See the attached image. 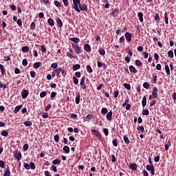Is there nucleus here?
I'll list each match as a JSON object with an SVG mask.
<instances>
[{
    "instance_id": "nucleus-1",
    "label": "nucleus",
    "mask_w": 176,
    "mask_h": 176,
    "mask_svg": "<svg viewBox=\"0 0 176 176\" xmlns=\"http://www.w3.org/2000/svg\"><path fill=\"white\" fill-rule=\"evenodd\" d=\"M72 9H74L78 13H80L79 6H80V0H73Z\"/></svg>"
},
{
    "instance_id": "nucleus-2",
    "label": "nucleus",
    "mask_w": 176,
    "mask_h": 176,
    "mask_svg": "<svg viewBox=\"0 0 176 176\" xmlns=\"http://www.w3.org/2000/svg\"><path fill=\"white\" fill-rule=\"evenodd\" d=\"M23 166L25 170H30V168L32 170H35L36 167L35 166V164L34 162H30V164L24 163Z\"/></svg>"
},
{
    "instance_id": "nucleus-3",
    "label": "nucleus",
    "mask_w": 176,
    "mask_h": 176,
    "mask_svg": "<svg viewBox=\"0 0 176 176\" xmlns=\"http://www.w3.org/2000/svg\"><path fill=\"white\" fill-rule=\"evenodd\" d=\"M28 94H30V91L27 89H23L21 92L22 98H27L28 97Z\"/></svg>"
},
{
    "instance_id": "nucleus-4",
    "label": "nucleus",
    "mask_w": 176,
    "mask_h": 176,
    "mask_svg": "<svg viewBox=\"0 0 176 176\" xmlns=\"http://www.w3.org/2000/svg\"><path fill=\"white\" fill-rule=\"evenodd\" d=\"M78 9L80 10V11L81 10L82 12H87V5H86V3L84 4H80V6H78Z\"/></svg>"
},
{
    "instance_id": "nucleus-5",
    "label": "nucleus",
    "mask_w": 176,
    "mask_h": 176,
    "mask_svg": "<svg viewBox=\"0 0 176 176\" xmlns=\"http://www.w3.org/2000/svg\"><path fill=\"white\" fill-rule=\"evenodd\" d=\"M73 47H74V50L76 52V53L77 54H79L81 52L80 47H79V45H78V44L75 45V44H72Z\"/></svg>"
},
{
    "instance_id": "nucleus-6",
    "label": "nucleus",
    "mask_w": 176,
    "mask_h": 176,
    "mask_svg": "<svg viewBox=\"0 0 176 176\" xmlns=\"http://www.w3.org/2000/svg\"><path fill=\"white\" fill-rule=\"evenodd\" d=\"M133 34H131V33L130 32H126L125 33V38L126 39L127 42H130L131 41V36Z\"/></svg>"
},
{
    "instance_id": "nucleus-7",
    "label": "nucleus",
    "mask_w": 176,
    "mask_h": 176,
    "mask_svg": "<svg viewBox=\"0 0 176 176\" xmlns=\"http://www.w3.org/2000/svg\"><path fill=\"white\" fill-rule=\"evenodd\" d=\"M152 95L153 98H157V88L156 87L153 88Z\"/></svg>"
},
{
    "instance_id": "nucleus-8",
    "label": "nucleus",
    "mask_w": 176,
    "mask_h": 176,
    "mask_svg": "<svg viewBox=\"0 0 176 176\" xmlns=\"http://www.w3.org/2000/svg\"><path fill=\"white\" fill-rule=\"evenodd\" d=\"M14 156L15 157V159H16V160L20 161L21 160V153L20 152H16L14 154Z\"/></svg>"
},
{
    "instance_id": "nucleus-9",
    "label": "nucleus",
    "mask_w": 176,
    "mask_h": 176,
    "mask_svg": "<svg viewBox=\"0 0 176 176\" xmlns=\"http://www.w3.org/2000/svg\"><path fill=\"white\" fill-rule=\"evenodd\" d=\"M84 49H85V52H87V53H89V52H91V47H90V45H89V44H85L84 46Z\"/></svg>"
},
{
    "instance_id": "nucleus-10",
    "label": "nucleus",
    "mask_w": 176,
    "mask_h": 176,
    "mask_svg": "<svg viewBox=\"0 0 176 176\" xmlns=\"http://www.w3.org/2000/svg\"><path fill=\"white\" fill-rule=\"evenodd\" d=\"M97 64H98V67H99V68H104V69H106L107 65H105V63H102L100 61H98Z\"/></svg>"
},
{
    "instance_id": "nucleus-11",
    "label": "nucleus",
    "mask_w": 176,
    "mask_h": 176,
    "mask_svg": "<svg viewBox=\"0 0 176 176\" xmlns=\"http://www.w3.org/2000/svg\"><path fill=\"white\" fill-rule=\"evenodd\" d=\"M106 118L107 119V120H109V122H111V120H112V111H109V113H107Z\"/></svg>"
},
{
    "instance_id": "nucleus-12",
    "label": "nucleus",
    "mask_w": 176,
    "mask_h": 176,
    "mask_svg": "<svg viewBox=\"0 0 176 176\" xmlns=\"http://www.w3.org/2000/svg\"><path fill=\"white\" fill-rule=\"evenodd\" d=\"M138 16L140 23H142L144 21V14H142V12H138Z\"/></svg>"
},
{
    "instance_id": "nucleus-13",
    "label": "nucleus",
    "mask_w": 176,
    "mask_h": 176,
    "mask_svg": "<svg viewBox=\"0 0 176 176\" xmlns=\"http://www.w3.org/2000/svg\"><path fill=\"white\" fill-rule=\"evenodd\" d=\"M92 133L96 135V137H98V138H101V134L96 130H92Z\"/></svg>"
},
{
    "instance_id": "nucleus-14",
    "label": "nucleus",
    "mask_w": 176,
    "mask_h": 176,
    "mask_svg": "<svg viewBox=\"0 0 176 176\" xmlns=\"http://www.w3.org/2000/svg\"><path fill=\"white\" fill-rule=\"evenodd\" d=\"M70 41L72 42H74V43H79V41L80 40L79 39V38L72 37V38H70Z\"/></svg>"
},
{
    "instance_id": "nucleus-15",
    "label": "nucleus",
    "mask_w": 176,
    "mask_h": 176,
    "mask_svg": "<svg viewBox=\"0 0 176 176\" xmlns=\"http://www.w3.org/2000/svg\"><path fill=\"white\" fill-rule=\"evenodd\" d=\"M130 168H131V170H133L134 171H137V164H130Z\"/></svg>"
},
{
    "instance_id": "nucleus-16",
    "label": "nucleus",
    "mask_w": 176,
    "mask_h": 176,
    "mask_svg": "<svg viewBox=\"0 0 176 176\" xmlns=\"http://www.w3.org/2000/svg\"><path fill=\"white\" fill-rule=\"evenodd\" d=\"M129 71H131V72H133V74H137V69L133 65L129 66Z\"/></svg>"
},
{
    "instance_id": "nucleus-17",
    "label": "nucleus",
    "mask_w": 176,
    "mask_h": 176,
    "mask_svg": "<svg viewBox=\"0 0 176 176\" xmlns=\"http://www.w3.org/2000/svg\"><path fill=\"white\" fill-rule=\"evenodd\" d=\"M22 52L23 53H28L30 52V47L28 46H23L22 47Z\"/></svg>"
},
{
    "instance_id": "nucleus-18",
    "label": "nucleus",
    "mask_w": 176,
    "mask_h": 176,
    "mask_svg": "<svg viewBox=\"0 0 176 176\" xmlns=\"http://www.w3.org/2000/svg\"><path fill=\"white\" fill-rule=\"evenodd\" d=\"M66 56L67 57H69V58H70L71 60H72V58H76V56H75L74 55H72L69 52H66Z\"/></svg>"
},
{
    "instance_id": "nucleus-19",
    "label": "nucleus",
    "mask_w": 176,
    "mask_h": 176,
    "mask_svg": "<svg viewBox=\"0 0 176 176\" xmlns=\"http://www.w3.org/2000/svg\"><path fill=\"white\" fill-rule=\"evenodd\" d=\"M21 108H22L21 105L16 106L14 110V113H17L20 111V109H21Z\"/></svg>"
},
{
    "instance_id": "nucleus-20",
    "label": "nucleus",
    "mask_w": 176,
    "mask_h": 176,
    "mask_svg": "<svg viewBox=\"0 0 176 176\" xmlns=\"http://www.w3.org/2000/svg\"><path fill=\"white\" fill-rule=\"evenodd\" d=\"M80 102V94H78L76 96V104Z\"/></svg>"
},
{
    "instance_id": "nucleus-21",
    "label": "nucleus",
    "mask_w": 176,
    "mask_h": 176,
    "mask_svg": "<svg viewBox=\"0 0 176 176\" xmlns=\"http://www.w3.org/2000/svg\"><path fill=\"white\" fill-rule=\"evenodd\" d=\"M0 69L1 71L2 75H3L4 74H6V70L5 69V67L3 66L2 64H0Z\"/></svg>"
},
{
    "instance_id": "nucleus-22",
    "label": "nucleus",
    "mask_w": 176,
    "mask_h": 176,
    "mask_svg": "<svg viewBox=\"0 0 176 176\" xmlns=\"http://www.w3.org/2000/svg\"><path fill=\"white\" fill-rule=\"evenodd\" d=\"M80 68V65L76 64L73 65V71H78Z\"/></svg>"
},
{
    "instance_id": "nucleus-23",
    "label": "nucleus",
    "mask_w": 176,
    "mask_h": 176,
    "mask_svg": "<svg viewBox=\"0 0 176 176\" xmlns=\"http://www.w3.org/2000/svg\"><path fill=\"white\" fill-rule=\"evenodd\" d=\"M142 107H145L146 105V96H144L142 100Z\"/></svg>"
},
{
    "instance_id": "nucleus-24",
    "label": "nucleus",
    "mask_w": 176,
    "mask_h": 176,
    "mask_svg": "<svg viewBox=\"0 0 176 176\" xmlns=\"http://www.w3.org/2000/svg\"><path fill=\"white\" fill-rule=\"evenodd\" d=\"M23 124H25L27 127H30L32 126V122L31 121H25L23 122Z\"/></svg>"
},
{
    "instance_id": "nucleus-25",
    "label": "nucleus",
    "mask_w": 176,
    "mask_h": 176,
    "mask_svg": "<svg viewBox=\"0 0 176 176\" xmlns=\"http://www.w3.org/2000/svg\"><path fill=\"white\" fill-rule=\"evenodd\" d=\"M41 65H42V63H41V62H37V63H35L33 65V67H34V68H39V67H41Z\"/></svg>"
},
{
    "instance_id": "nucleus-26",
    "label": "nucleus",
    "mask_w": 176,
    "mask_h": 176,
    "mask_svg": "<svg viewBox=\"0 0 176 176\" xmlns=\"http://www.w3.org/2000/svg\"><path fill=\"white\" fill-rule=\"evenodd\" d=\"M85 80H86V77L85 76H83L81 78L80 85V86H84L85 85Z\"/></svg>"
},
{
    "instance_id": "nucleus-27",
    "label": "nucleus",
    "mask_w": 176,
    "mask_h": 176,
    "mask_svg": "<svg viewBox=\"0 0 176 176\" xmlns=\"http://www.w3.org/2000/svg\"><path fill=\"white\" fill-rule=\"evenodd\" d=\"M4 176H10V170L9 168H8L5 171H4Z\"/></svg>"
},
{
    "instance_id": "nucleus-28",
    "label": "nucleus",
    "mask_w": 176,
    "mask_h": 176,
    "mask_svg": "<svg viewBox=\"0 0 176 176\" xmlns=\"http://www.w3.org/2000/svg\"><path fill=\"white\" fill-rule=\"evenodd\" d=\"M56 23L60 28L63 27V21H61V19H57Z\"/></svg>"
},
{
    "instance_id": "nucleus-29",
    "label": "nucleus",
    "mask_w": 176,
    "mask_h": 176,
    "mask_svg": "<svg viewBox=\"0 0 176 176\" xmlns=\"http://www.w3.org/2000/svg\"><path fill=\"white\" fill-rule=\"evenodd\" d=\"M124 142H125V144H126V145H129V144H130V140H129V138H127V136L126 135L124 136Z\"/></svg>"
},
{
    "instance_id": "nucleus-30",
    "label": "nucleus",
    "mask_w": 176,
    "mask_h": 176,
    "mask_svg": "<svg viewBox=\"0 0 176 176\" xmlns=\"http://www.w3.org/2000/svg\"><path fill=\"white\" fill-rule=\"evenodd\" d=\"M168 57H170V58H173L174 57V52H173V50H170L168 52Z\"/></svg>"
},
{
    "instance_id": "nucleus-31",
    "label": "nucleus",
    "mask_w": 176,
    "mask_h": 176,
    "mask_svg": "<svg viewBox=\"0 0 176 176\" xmlns=\"http://www.w3.org/2000/svg\"><path fill=\"white\" fill-rule=\"evenodd\" d=\"M63 151L65 153H69V147L68 146H65L63 147Z\"/></svg>"
},
{
    "instance_id": "nucleus-32",
    "label": "nucleus",
    "mask_w": 176,
    "mask_h": 176,
    "mask_svg": "<svg viewBox=\"0 0 176 176\" xmlns=\"http://www.w3.org/2000/svg\"><path fill=\"white\" fill-rule=\"evenodd\" d=\"M135 65H137L138 67H142V63L140 60H136Z\"/></svg>"
},
{
    "instance_id": "nucleus-33",
    "label": "nucleus",
    "mask_w": 176,
    "mask_h": 176,
    "mask_svg": "<svg viewBox=\"0 0 176 176\" xmlns=\"http://www.w3.org/2000/svg\"><path fill=\"white\" fill-rule=\"evenodd\" d=\"M142 115H144L146 116H148V115H149V110L148 109H144L142 111Z\"/></svg>"
},
{
    "instance_id": "nucleus-34",
    "label": "nucleus",
    "mask_w": 176,
    "mask_h": 176,
    "mask_svg": "<svg viewBox=\"0 0 176 176\" xmlns=\"http://www.w3.org/2000/svg\"><path fill=\"white\" fill-rule=\"evenodd\" d=\"M124 87H125V89H126L127 90H130V89H131V86L130 85V84L129 83H124L123 85Z\"/></svg>"
},
{
    "instance_id": "nucleus-35",
    "label": "nucleus",
    "mask_w": 176,
    "mask_h": 176,
    "mask_svg": "<svg viewBox=\"0 0 176 176\" xmlns=\"http://www.w3.org/2000/svg\"><path fill=\"white\" fill-rule=\"evenodd\" d=\"M87 71L89 72V74H91L93 72V69H91V66L90 65H87Z\"/></svg>"
},
{
    "instance_id": "nucleus-36",
    "label": "nucleus",
    "mask_w": 176,
    "mask_h": 176,
    "mask_svg": "<svg viewBox=\"0 0 176 176\" xmlns=\"http://www.w3.org/2000/svg\"><path fill=\"white\" fill-rule=\"evenodd\" d=\"M22 64L23 67H27V65H28V61L27 60V59L25 58L23 59Z\"/></svg>"
},
{
    "instance_id": "nucleus-37",
    "label": "nucleus",
    "mask_w": 176,
    "mask_h": 176,
    "mask_svg": "<svg viewBox=\"0 0 176 176\" xmlns=\"http://www.w3.org/2000/svg\"><path fill=\"white\" fill-rule=\"evenodd\" d=\"M47 23L50 25H54V21L52 19H49Z\"/></svg>"
},
{
    "instance_id": "nucleus-38",
    "label": "nucleus",
    "mask_w": 176,
    "mask_h": 176,
    "mask_svg": "<svg viewBox=\"0 0 176 176\" xmlns=\"http://www.w3.org/2000/svg\"><path fill=\"white\" fill-rule=\"evenodd\" d=\"M57 67H58L57 63H54L51 65V68H54V69H57Z\"/></svg>"
},
{
    "instance_id": "nucleus-39",
    "label": "nucleus",
    "mask_w": 176,
    "mask_h": 176,
    "mask_svg": "<svg viewBox=\"0 0 176 176\" xmlns=\"http://www.w3.org/2000/svg\"><path fill=\"white\" fill-rule=\"evenodd\" d=\"M73 82H74V85H78V83H79V80H78V78H76V76H74Z\"/></svg>"
},
{
    "instance_id": "nucleus-40",
    "label": "nucleus",
    "mask_w": 176,
    "mask_h": 176,
    "mask_svg": "<svg viewBox=\"0 0 176 176\" xmlns=\"http://www.w3.org/2000/svg\"><path fill=\"white\" fill-rule=\"evenodd\" d=\"M101 113L102 115H105L106 113H108V109L107 108H102L101 110Z\"/></svg>"
},
{
    "instance_id": "nucleus-41",
    "label": "nucleus",
    "mask_w": 176,
    "mask_h": 176,
    "mask_svg": "<svg viewBox=\"0 0 176 176\" xmlns=\"http://www.w3.org/2000/svg\"><path fill=\"white\" fill-rule=\"evenodd\" d=\"M55 73L56 74V76H59L60 74H61V68L56 69Z\"/></svg>"
},
{
    "instance_id": "nucleus-42",
    "label": "nucleus",
    "mask_w": 176,
    "mask_h": 176,
    "mask_svg": "<svg viewBox=\"0 0 176 176\" xmlns=\"http://www.w3.org/2000/svg\"><path fill=\"white\" fill-rule=\"evenodd\" d=\"M165 71L167 75H170V67H168V65L165 66Z\"/></svg>"
},
{
    "instance_id": "nucleus-43",
    "label": "nucleus",
    "mask_w": 176,
    "mask_h": 176,
    "mask_svg": "<svg viewBox=\"0 0 176 176\" xmlns=\"http://www.w3.org/2000/svg\"><path fill=\"white\" fill-rule=\"evenodd\" d=\"M1 135H3V137H8V135H9V133L7 132V131H3L1 132Z\"/></svg>"
},
{
    "instance_id": "nucleus-44",
    "label": "nucleus",
    "mask_w": 176,
    "mask_h": 176,
    "mask_svg": "<svg viewBox=\"0 0 176 176\" xmlns=\"http://www.w3.org/2000/svg\"><path fill=\"white\" fill-rule=\"evenodd\" d=\"M99 54H100L101 56H105V50H104V49H100V50H99Z\"/></svg>"
},
{
    "instance_id": "nucleus-45",
    "label": "nucleus",
    "mask_w": 176,
    "mask_h": 176,
    "mask_svg": "<svg viewBox=\"0 0 176 176\" xmlns=\"http://www.w3.org/2000/svg\"><path fill=\"white\" fill-rule=\"evenodd\" d=\"M59 163H61V160L58 159H56L52 162V164H58Z\"/></svg>"
},
{
    "instance_id": "nucleus-46",
    "label": "nucleus",
    "mask_w": 176,
    "mask_h": 176,
    "mask_svg": "<svg viewBox=\"0 0 176 176\" xmlns=\"http://www.w3.org/2000/svg\"><path fill=\"white\" fill-rule=\"evenodd\" d=\"M164 20L166 24H168V16H167V12H165L164 14Z\"/></svg>"
},
{
    "instance_id": "nucleus-47",
    "label": "nucleus",
    "mask_w": 176,
    "mask_h": 176,
    "mask_svg": "<svg viewBox=\"0 0 176 176\" xmlns=\"http://www.w3.org/2000/svg\"><path fill=\"white\" fill-rule=\"evenodd\" d=\"M28 148H29L28 144H24L23 147V151L25 152L28 151Z\"/></svg>"
},
{
    "instance_id": "nucleus-48",
    "label": "nucleus",
    "mask_w": 176,
    "mask_h": 176,
    "mask_svg": "<svg viewBox=\"0 0 176 176\" xmlns=\"http://www.w3.org/2000/svg\"><path fill=\"white\" fill-rule=\"evenodd\" d=\"M54 140L55 142H58V141H60L58 135H55L54 137Z\"/></svg>"
},
{
    "instance_id": "nucleus-49",
    "label": "nucleus",
    "mask_w": 176,
    "mask_h": 176,
    "mask_svg": "<svg viewBox=\"0 0 176 176\" xmlns=\"http://www.w3.org/2000/svg\"><path fill=\"white\" fill-rule=\"evenodd\" d=\"M54 5H55V6H57V8L61 7V3L58 1H55Z\"/></svg>"
},
{
    "instance_id": "nucleus-50",
    "label": "nucleus",
    "mask_w": 176,
    "mask_h": 176,
    "mask_svg": "<svg viewBox=\"0 0 176 176\" xmlns=\"http://www.w3.org/2000/svg\"><path fill=\"white\" fill-rule=\"evenodd\" d=\"M150 171H151V175H155V167H153V165H151V169Z\"/></svg>"
},
{
    "instance_id": "nucleus-51",
    "label": "nucleus",
    "mask_w": 176,
    "mask_h": 176,
    "mask_svg": "<svg viewBox=\"0 0 176 176\" xmlns=\"http://www.w3.org/2000/svg\"><path fill=\"white\" fill-rule=\"evenodd\" d=\"M16 23H17V24H18V25L19 27H22L23 26V21H21V19H18L16 21Z\"/></svg>"
},
{
    "instance_id": "nucleus-52",
    "label": "nucleus",
    "mask_w": 176,
    "mask_h": 176,
    "mask_svg": "<svg viewBox=\"0 0 176 176\" xmlns=\"http://www.w3.org/2000/svg\"><path fill=\"white\" fill-rule=\"evenodd\" d=\"M0 167L1 168H5V162L2 160L0 161Z\"/></svg>"
},
{
    "instance_id": "nucleus-53",
    "label": "nucleus",
    "mask_w": 176,
    "mask_h": 176,
    "mask_svg": "<svg viewBox=\"0 0 176 176\" xmlns=\"http://www.w3.org/2000/svg\"><path fill=\"white\" fill-rule=\"evenodd\" d=\"M0 87L1 89H6V84H3L2 83V82H0Z\"/></svg>"
},
{
    "instance_id": "nucleus-54",
    "label": "nucleus",
    "mask_w": 176,
    "mask_h": 176,
    "mask_svg": "<svg viewBox=\"0 0 176 176\" xmlns=\"http://www.w3.org/2000/svg\"><path fill=\"white\" fill-rule=\"evenodd\" d=\"M159 160H160V156L157 155V156L154 157V162L155 163H157L159 162Z\"/></svg>"
},
{
    "instance_id": "nucleus-55",
    "label": "nucleus",
    "mask_w": 176,
    "mask_h": 176,
    "mask_svg": "<svg viewBox=\"0 0 176 176\" xmlns=\"http://www.w3.org/2000/svg\"><path fill=\"white\" fill-rule=\"evenodd\" d=\"M154 19L155 20V21H157V20H160V17L159 16V14H155L154 16Z\"/></svg>"
},
{
    "instance_id": "nucleus-56",
    "label": "nucleus",
    "mask_w": 176,
    "mask_h": 176,
    "mask_svg": "<svg viewBox=\"0 0 176 176\" xmlns=\"http://www.w3.org/2000/svg\"><path fill=\"white\" fill-rule=\"evenodd\" d=\"M40 97L43 98V97H46V91H43L40 94Z\"/></svg>"
},
{
    "instance_id": "nucleus-57",
    "label": "nucleus",
    "mask_w": 176,
    "mask_h": 176,
    "mask_svg": "<svg viewBox=\"0 0 176 176\" xmlns=\"http://www.w3.org/2000/svg\"><path fill=\"white\" fill-rule=\"evenodd\" d=\"M36 75V73H35L34 71L30 72L31 78H35Z\"/></svg>"
},
{
    "instance_id": "nucleus-58",
    "label": "nucleus",
    "mask_w": 176,
    "mask_h": 176,
    "mask_svg": "<svg viewBox=\"0 0 176 176\" xmlns=\"http://www.w3.org/2000/svg\"><path fill=\"white\" fill-rule=\"evenodd\" d=\"M104 134L107 136L108 134H109V131H108V129H103Z\"/></svg>"
},
{
    "instance_id": "nucleus-59",
    "label": "nucleus",
    "mask_w": 176,
    "mask_h": 176,
    "mask_svg": "<svg viewBox=\"0 0 176 176\" xmlns=\"http://www.w3.org/2000/svg\"><path fill=\"white\" fill-rule=\"evenodd\" d=\"M143 87H144V89H149V84H148V82L143 83Z\"/></svg>"
},
{
    "instance_id": "nucleus-60",
    "label": "nucleus",
    "mask_w": 176,
    "mask_h": 176,
    "mask_svg": "<svg viewBox=\"0 0 176 176\" xmlns=\"http://www.w3.org/2000/svg\"><path fill=\"white\" fill-rule=\"evenodd\" d=\"M124 41H125V39H124V36H122L120 38V43H124Z\"/></svg>"
},
{
    "instance_id": "nucleus-61",
    "label": "nucleus",
    "mask_w": 176,
    "mask_h": 176,
    "mask_svg": "<svg viewBox=\"0 0 176 176\" xmlns=\"http://www.w3.org/2000/svg\"><path fill=\"white\" fill-rule=\"evenodd\" d=\"M113 146H118V140L114 139L113 140Z\"/></svg>"
},
{
    "instance_id": "nucleus-62",
    "label": "nucleus",
    "mask_w": 176,
    "mask_h": 176,
    "mask_svg": "<svg viewBox=\"0 0 176 176\" xmlns=\"http://www.w3.org/2000/svg\"><path fill=\"white\" fill-rule=\"evenodd\" d=\"M52 171H54V173H57V167L56 166L52 165Z\"/></svg>"
},
{
    "instance_id": "nucleus-63",
    "label": "nucleus",
    "mask_w": 176,
    "mask_h": 176,
    "mask_svg": "<svg viewBox=\"0 0 176 176\" xmlns=\"http://www.w3.org/2000/svg\"><path fill=\"white\" fill-rule=\"evenodd\" d=\"M21 72L20 71V69L19 68H15L14 74H21Z\"/></svg>"
},
{
    "instance_id": "nucleus-64",
    "label": "nucleus",
    "mask_w": 176,
    "mask_h": 176,
    "mask_svg": "<svg viewBox=\"0 0 176 176\" xmlns=\"http://www.w3.org/2000/svg\"><path fill=\"white\" fill-rule=\"evenodd\" d=\"M35 27H36L35 23H34V22H32V23H31V25H30V28H31L32 30H35Z\"/></svg>"
}]
</instances>
